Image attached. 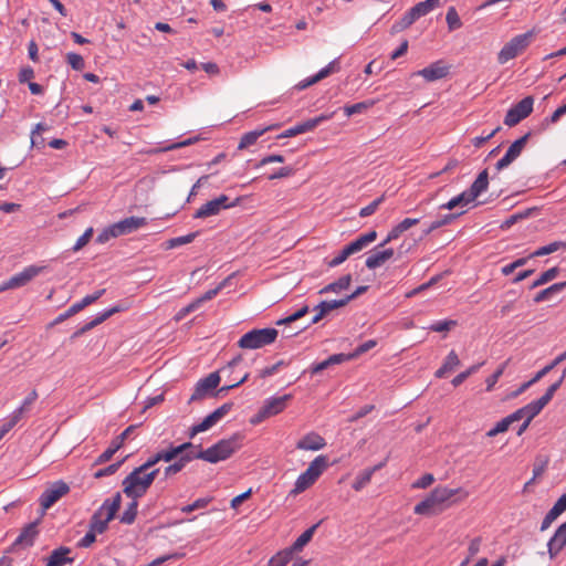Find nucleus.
Segmentation results:
<instances>
[{
	"instance_id": "nucleus-1",
	"label": "nucleus",
	"mask_w": 566,
	"mask_h": 566,
	"mask_svg": "<svg viewBox=\"0 0 566 566\" xmlns=\"http://www.w3.org/2000/svg\"><path fill=\"white\" fill-rule=\"evenodd\" d=\"M158 473L159 469L145 472L139 468H135L123 480V492L127 497H130L132 500H137L144 496L148 489L151 486Z\"/></svg>"
},
{
	"instance_id": "nucleus-2",
	"label": "nucleus",
	"mask_w": 566,
	"mask_h": 566,
	"mask_svg": "<svg viewBox=\"0 0 566 566\" xmlns=\"http://www.w3.org/2000/svg\"><path fill=\"white\" fill-rule=\"evenodd\" d=\"M241 436L233 434L228 439H222L213 446L201 450L199 457L209 463H218L229 459L234 452L241 448Z\"/></svg>"
},
{
	"instance_id": "nucleus-3",
	"label": "nucleus",
	"mask_w": 566,
	"mask_h": 566,
	"mask_svg": "<svg viewBox=\"0 0 566 566\" xmlns=\"http://www.w3.org/2000/svg\"><path fill=\"white\" fill-rule=\"evenodd\" d=\"M279 332L275 328L252 329L245 333L238 342L239 347L256 349L275 342Z\"/></svg>"
},
{
	"instance_id": "nucleus-4",
	"label": "nucleus",
	"mask_w": 566,
	"mask_h": 566,
	"mask_svg": "<svg viewBox=\"0 0 566 566\" xmlns=\"http://www.w3.org/2000/svg\"><path fill=\"white\" fill-rule=\"evenodd\" d=\"M532 38V32H526L512 38L499 52L497 62L500 64H505L510 60L520 55L531 44Z\"/></svg>"
},
{
	"instance_id": "nucleus-5",
	"label": "nucleus",
	"mask_w": 566,
	"mask_h": 566,
	"mask_svg": "<svg viewBox=\"0 0 566 566\" xmlns=\"http://www.w3.org/2000/svg\"><path fill=\"white\" fill-rule=\"evenodd\" d=\"M533 107L534 97L531 95L524 97L506 112V115L504 117V124L509 127L516 126L518 123H521L523 119H525L532 114Z\"/></svg>"
},
{
	"instance_id": "nucleus-6",
	"label": "nucleus",
	"mask_w": 566,
	"mask_h": 566,
	"mask_svg": "<svg viewBox=\"0 0 566 566\" xmlns=\"http://www.w3.org/2000/svg\"><path fill=\"white\" fill-rule=\"evenodd\" d=\"M221 377L219 371L209 374L207 377L201 378L195 386L193 392L189 398V403L202 400L207 397L214 396V389L220 384Z\"/></svg>"
},
{
	"instance_id": "nucleus-7",
	"label": "nucleus",
	"mask_w": 566,
	"mask_h": 566,
	"mask_svg": "<svg viewBox=\"0 0 566 566\" xmlns=\"http://www.w3.org/2000/svg\"><path fill=\"white\" fill-rule=\"evenodd\" d=\"M44 266L30 265L23 269V271L12 275L9 280L4 281L0 285V293L11 289H19L27 285L35 276H38Z\"/></svg>"
},
{
	"instance_id": "nucleus-8",
	"label": "nucleus",
	"mask_w": 566,
	"mask_h": 566,
	"mask_svg": "<svg viewBox=\"0 0 566 566\" xmlns=\"http://www.w3.org/2000/svg\"><path fill=\"white\" fill-rule=\"evenodd\" d=\"M70 492V486L62 480L55 481L40 496V505L42 511L45 512L62 496Z\"/></svg>"
},
{
	"instance_id": "nucleus-9",
	"label": "nucleus",
	"mask_w": 566,
	"mask_h": 566,
	"mask_svg": "<svg viewBox=\"0 0 566 566\" xmlns=\"http://www.w3.org/2000/svg\"><path fill=\"white\" fill-rule=\"evenodd\" d=\"M532 133L528 132L511 144L505 155L495 164L497 171L507 168L516 158L520 157Z\"/></svg>"
},
{
	"instance_id": "nucleus-10",
	"label": "nucleus",
	"mask_w": 566,
	"mask_h": 566,
	"mask_svg": "<svg viewBox=\"0 0 566 566\" xmlns=\"http://www.w3.org/2000/svg\"><path fill=\"white\" fill-rule=\"evenodd\" d=\"M455 495H460L457 500L459 501L465 499L468 496V492L460 488L449 489L446 486H437L430 492L428 497L437 509H441L440 506L443 503L451 501Z\"/></svg>"
},
{
	"instance_id": "nucleus-11",
	"label": "nucleus",
	"mask_w": 566,
	"mask_h": 566,
	"mask_svg": "<svg viewBox=\"0 0 566 566\" xmlns=\"http://www.w3.org/2000/svg\"><path fill=\"white\" fill-rule=\"evenodd\" d=\"M138 424H132L127 427L119 436H117L111 446L101 453L95 460V464H103L112 459V457L122 448L125 440L135 431Z\"/></svg>"
},
{
	"instance_id": "nucleus-12",
	"label": "nucleus",
	"mask_w": 566,
	"mask_h": 566,
	"mask_svg": "<svg viewBox=\"0 0 566 566\" xmlns=\"http://www.w3.org/2000/svg\"><path fill=\"white\" fill-rule=\"evenodd\" d=\"M39 534L38 522L29 523L21 531L20 535L15 538L13 544L11 545L10 551L13 552L18 547H30L34 544V541Z\"/></svg>"
},
{
	"instance_id": "nucleus-13",
	"label": "nucleus",
	"mask_w": 566,
	"mask_h": 566,
	"mask_svg": "<svg viewBox=\"0 0 566 566\" xmlns=\"http://www.w3.org/2000/svg\"><path fill=\"white\" fill-rule=\"evenodd\" d=\"M566 546V522L560 524L547 543V551L551 559L557 557Z\"/></svg>"
},
{
	"instance_id": "nucleus-14",
	"label": "nucleus",
	"mask_w": 566,
	"mask_h": 566,
	"mask_svg": "<svg viewBox=\"0 0 566 566\" xmlns=\"http://www.w3.org/2000/svg\"><path fill=\"white\" fill-rule=\"evenodd\" d=\"M338 70H339V63H338V60L336 59V60L332 61L328 65L323 67L317 74L297 83L295 85V88H297L300 91L305 90V88L310 87L311 85H314L317 82L329 76L331 74L337 72Z\"/></svg>"
},
{
	"instance_id": "nucleus-15",
	"label": "nucleus",
	"mask_w": 566,
	"mask_h": 566,
	"mask_svg": "<svg viewBox=\"0 0 566 566\" xmlns=\"http://www.w3.org/2000/svg\"><path fill=\"white\" fill-rule=\"evenodd\" d=\"M449 74V66L444 65L442 61L434 62L429 66L417 72V75L422 76L428 82H433L446 77Z\"/></svg>"
},
{
	"instance_id": "nucleus-16",
	"label": "nucleus",
	"mask_w": 566,
	"mask_h": 566,
	"mask_svg": "<svg viewBox=\"0 0 566 566\" xmlns=\"http://www.w3.org/2000/svg\"><path fill=\"white\" fill-rule=\"evenodd\" d=\"M115 504H113L109 514H106L105 517L102 515V511H96L90 520V528L98 534H103L107 530L108 523L115 517Z\"/></svg>"
},
{
	"instance_id": "nucleus-17",
	"label": "nucleus",
	"mask_w": 566,
	"mask_h": 566,
	"mask_svg": "<svg viewBox=\"0 0 566 566\" xmlns=\"http://www.w3.org/2000/svg\"><path fill=\"white\" fill-rule=\"evenodd\" d=\"M146 224L147 219L144 217H129L114 223L117 234L119 237L132 233Z\"/></svg>"
},
{
	"instance_id": "nucleus-18",
	"label": "nucleus",
	"mask_w": 566,
	"mask_h": 566,
	"mask_svg": "<svg viewBox=\"0 0 566 566\" xmlns=\"http://www.w3.org/2000/svg\"><path fill=\"white\" fill-rule=\"evenodd\" d=\"M292 398V395L286 394L281 397H272L264 401L263 413H268L269 417H273L275 415H279L286 408L287 401H290Z\"/></svg>"
},
{
	"instance_id": "nucleus-19",
	"label": "nucleus",
	"mask_w": 566,
	"mask_h": 566,
	"mask_svg": "<svg viewBox=\"0 0 566 566\" xmlns=\"http://www.w3.org/2000/svg\"><path fill=\"white\" fill-rule=\"evenodd\" d=\"M326 446V441L323 437L315 432L307 433L296 443V449L298 450H311L317 451L323 449Z\"/></svg>"
},
{
	"instance_id": "nucleus-20",
	"label": "nucleus",
	"mask_w": 566,
	"mask_h": 566,
	"mask_svg": "<svg viewBox=\"0 0 566 566\" xmlns=\"http://www.w3.org/2000/svg\"><path fill=\"white\" fill-rule=\"evenodd\" d=\"M118 312H120V307L119 306H113V307L104 311L103 313L98 314L94 319H92L91 322L86 323L83 327L77 329L72 335V338H76V337L83 335L84 333H86V332L91 331L92 328L96 327L97 325L102 324L107 318H109L112 315H114V314H116Z\"/></svg>"
},
{
	"instance_id": "nucleus-21",
	"label": "nucleus",
	"mask_w": 566,
	"mask_h": 566,
	"mask_svg": "<svg viewBox=\"0 0 566 566\" xmlns=\"http://www.w3.org/2000/svg\"><path fill=\"white\" fill-rule=\"evenodd\" d=\"M394 253V249L391 248L376 251L366 259L365 264L369 270H375L391 259Z\"/></svg>"
},
{
	"instance_id": "nucleus-22",
	"label": "nucleus",
	"mask_w": 566,
	"mask_h": 566,
	"mask_svg": "<svg viewBox=\"0 0 566 566\" xmlns=\"http://www.w3.org/2000/svg\"><path fill=\"white\" fill-rule=\"evenodd\" d=\"M70 553L71 548L66 546H60L59 548L52 551L48 557L45 566H64L67 563H72L73 558L67 556Z\"/></svg>"
},
{
	"instance_id": "nucleus-23",
	"label": "nucleus",
	"mask_w": 566,
	"mask_h": 566,
	"mask_svg": "<svg viewBox=\"0 0 566 566\" xmlns=\"http://www.w3.org/2000/svg\"><path fill=\"white\" fill-rule=\"evenodd\" d=\"M541 411L542 408L538 406V403L536 401H532L511 413V419L518 421L525 418V420L532 421Z\"/></svg>"
},
{
	"instance_id": "nucleus-24",
	"label": "nucleus",
	"mask_w": 566,
	"mask_h": 566,
	"mask_svg": "<svg viewBox=\"0 0 566 566\" xmlns=\"http://www.w3.org/2000/svg\"><path fill=\"white\" fill-rule=\"evenodd\" d=\"M488 186H489V174H488V170L484 169L483 171H481L476 179L473 181V184L471 185V187L468 189L471 198H473L474 200L483 192L488 189Z\"/></svg>"
},
{
	"instance_id": "nucleus-25",
	"label": "nucleus",
	"mask_w": 566,
	"mask_h": 566,
	"mask_svg": "<svg viewBox=\"0 0 566 566\" xmlns=\"http://www.w3.org/2000/svg\"><path fill=\"white\" fill-rule=\"evenodd\" d=\"M277 127H279V125L274 124V125L264 127L262 129H256V130L245 133L241 137L238 148L244 149V148H248L249 146H252L253 144L256 143L258 138L261 137L265 132L275 129Z\"/></svg>"
},
{
	"instance_id": "nucleus-26",
	"label": "nucleus",
	"mask_w": 566,
	"mask_h": 566,
	"mask_svg": "<svg viewBox=\"0 0 566 566\" xmlns=\"http://www.w3.org/2000/svg\"><path fill=\"white\" fill-rule=\"evenodd\" d=\"M377 239V232L375 230H371L367 233H364L359 235L356 240L350 242L348 248L354 253H357L361 251L365 247H367L369 243L374 242Z\"/></svg>"
},
{
	"instance_id": "nucleus-27",
	"label": "nucleus",
	"mask_w": 566,
	"mask_h": 566,
	"mask_svg": "<svg viewBox=\"0 0 566 566\" xmlns=\"http://www.w3.org/2000/svg\"><path fill=\"white\" fill-rule=\"evenodd\" d=\"M321 522L314 524L313 526H311L310 528H307L305 532H303L296 539L295 542L290 546V548L292 549V552L295 554V553H298L301 552L305 545H307L316 528L318 527Z\"/></svg>"
},
{
	"instance_id": "nucleus-28",
	"label": "nucleus",
	"mask_w": 566,
	"mask_h": 566,
	"mask_svg": "<svg viewBox=\"0 0 566 566\" xmlns=\"http://www.w3.org/2000/svg\"><path fill=\"white\" fill-rule=\"evenodd\" d=\"M460 365V359L454 350H451L446 357L442 366L436 371L437 378H443L448 373L452 371Z\"/></svg>"
},
{
	"instance_id": "nucleus-29",
	"label": "nucleus",
	"mask_w": 566,
	"mask_h": 566,
	"mask_svg": "<svg viewBox=\"0 0 566 566\" xmlns=\"http://www.w3.org/2000/svg\"><path fill=\"white\" fill-rule=\"evenodd\" d=\"M316 478H314L308 471H304L296 480L294 484V489L291 491L292 494H298L304 492L311 485L316 482Z\"/></svg>"
},
{
	"instance_id": "nucleus-30",
	"label": "nucleus",
	"mask_w": 566,
	"mask_h": 566,
	"mask_svg": "<svg viewBox=\"0 0 566 566\" xmlns=\"http://www.w3.org/2000/svg\"><path fill=\"white\" fill-rule=\"evenodd\" d=\"M350 282H352L350 274L343 275L337 281L332 282V283L327 284L326 286H324L319 291V294H325V293H329V292L337 293L342 290H346L350 285Z\"/></svg>"
},
{
	"instance_id": "nucleus-31",
	"label": "nucleus",
	"mask_w": 566,
	"mask_h": 566,
	"mask_svg": "<svg viewBox=\"0 0 566 566\" xmlns=\"http://www.w3.org/2000/svg\"><path fill=\"white\" fill-rule=\"evenodd\" d=\"M294 553L290 547H286L280 552H277L275 555H273L268 566H286L291 560H293Z\"/></svg>"
},
{
	"instance_id": "nucleus-32",
	"label": "nucleus",
	"mask_w": 566,
	"mask_h": 566,
	"mask_svg": "<svg viewBox=\"0 0 566 566\" xmlns=\"http://www.w3.org/2000/svg\"><path fill=\"white\" fill-rule=\"evenodd\" d=\"M220 208L216 201V199H212L205 205H202L195 213L196 219H205L208 217L217 216L220 212Z\"/></svg>"
},
{
	"instance_id": "nucleus-33",
	"label": "nucleus",
	"mask_w": 566,
	"mask_h": 566,
	"mask_svg": "<svg viewBox=\"0 0 566 566\" xmlns=\"http://www.w3.org/2000/svg\"><path fill=\"white\" fill-rule=\"evenodd\" d=\"M565 287H566V281L565 282L555 283V284H553V285H551V286L539 291L535 295L534 302L535 303L544 302V301L551 298V296L553 294L562 292Z\"/></svg>"
},
{
	"instance_id": "nucleus-34",
	"label": "nucleus",
	"mask_w": 566,
	"mask_h": 566,
	"mask_svg": "<svg viewBox=\"0 0 566 566\" xmlns=\"http://www.w3.org/2000/svg\"><path fill=\"white\" fill-rule=\"evenodd\" d=\"M327 457L321 454L310 463L306 471H308L314 478L318 479L321 474L324 472V470L327 468Z\"/></svg>"
},
{
	"instance_id": "nucleus-35",
	"label": "nucleus",
	"mask_w": 566,
	"mask_h": 566,
	"mask_svg": "<svg viewBox=\"0 0 566 566\" xmlns=\"http://www.w3.org/2000/svg\"><path fill=\"white\" fill-rule=\"evenodd\" d=\"M462 213H463V211L460 213H448V214H444V216L438 218L437 220H434L430 223V226L428 227L427 230H424V234L427 235L443 226L450 224Z\"/></svg>"
},
{
	"instance_id": "nucleus-36",
	"label": "nucleus",
	"mask_w": 566,
	"mask_h": 566,
	"mask_svg": "<svg viewBox=\"0 0 566 566\" xmlns=\"http://www.w3.org/2000/svg\"><path fill=\"white\" fill-rule=\"evenodd\" d=\"M442 509H437L428 496L419 502L413 509V513L418 515H432L440 513Z\"/></svg>"
},
{
	"instance_id": "nucleus-37",
	"label": "nucleus",
	"mask_w": 566,
	"mask_h": 566,
	"mask_svg": "<svg viewBox=\"0 0 566 566\" xmlns=\"http://www.w3.org/2000/svg\"><path fill=\"white\" fill-rule=\"evenodd\" d=\"M442 0H426L418 2L412 8L419 18L427 15L429 12L441 6Z\"/></svg>"
},
{
	"instance_id": "nucleus-38",
	"label": "nucleus",
	"mask_w": 566,
	"mask_h": 566,
	"mask_svg": "<svg viewBox=\"0 0 566 566\" xmlns=\"http://www.w3.org/2000/svg\"><path fill=\"white\" fill-rule=\"evenodd\" d=\"M137 510H138V502H137V500H133L127 505V507L125 509L123 514L120 515V517H119L120 523L127 524V525L133 524L137 516Z\"/></svg>"
},
{
	"instance_id": "nucleus-39",
	"label": "nucleus",
	"mask_w": 566,
	"mask_h": 566,
	"mask_svg": "<svg viewBox=\"0 0 566 566\" xmlns=\"http://www.w3.org/2000/svg\"><path fill=\"white\" fill-rule=\"evenodd\" d=\"M27 412L29 411L20 406L11 413L9 420L1 426L0 430L7 434Z\"/></svg>"
},
{
	"instance_id": "nucleus-40",
	"label": "nucleus",
	"mask_w": 566,
	"mask_h": 566,
	"mask_svg": "<svg viewBox=\"0 0 566 566\" xmlns=\"http://www.w3.org/2000/svg\"><path fill=\"white\" fill-rule=\"evenodd\" d=\"M565 359H566V350L564 353H562L560 355L556 356L549 364H547L545 367H543L541 370H538L535 374V380H541L548 373H551L555 367H557L559 364H562Z\"/></svg>"
},
{
	"instance_id": "nucleus-41",
	"label": "nucleus",
	"mask_w": 566,
	"mask_h": 566,
	"mask_svg": "<svg viewBox=\"0 0 566 566\" xmlns=\"http://www.w3.org/2000/svg\"><path fill=\"white\" fill-rule=\"evenodd\" d=\"M189 458H177L176 461L169 465H167L164 470L165 478H170L177 473H179L187 464Z\"/></svg>"
},
{
	"instance_id": "nucleus-42",
	"label": "nucleus",
	"mask_w": 566,
	"mask_h": 566,
	"mask_svg": "<svg viewBox=\"0 0 566 566\" xmlns=\"http://www.w3.org/2000/svg\"><path fill=\"white\" fill-rule=\"evenodd\" d=\"M558 273L559 269L557 266L548 269L547 271L543 272L539 275V277L532 283L531 289H535L551 282L558 275Z\"/></svg>"
},
{
	"instance_id": "nucleus-43",
	"label": "nucleus",
	"mask_w": 566,
	"mask_h": 566,
	"mask_svg": "<svg viewBox=\"0 0 566 566\" xmlns=\"http://www.w3.org/2000/svg\"><path fill=\"white\" fill-rule=\"evenodd\" d=\"M374 474V470H364L357 474L355 478V481L353 483V489L355 491L363 490L371 480V476Z\"/></svg>"
},
{
	"instance_id": "nucleus-44",
	"label": "nucleus",
	"mask_w": 566,
	"mask_h": 566,
	"mask_svg": "<svg viewBox=\"0 0 566 566\" xmlns=\"http://www.w3.org/2000/svg\"><path fill=\"white\" fill-rule=\"evenodd\" d=\"M374 104H375V101L359 102V103H356L353 105L345 106L344 111L347 116H352V115L360 114V113L365 112L366 109L371 107Z\"/></svg>"
},
{
	"instance_id": "nucleus-45",
	"label": "nucleus",
	"mask_w": 566,
	"mask_h": 566,
	"mask_svg": "<svg viewBox=\"0 0 566 566\" xmlns=\"http://www.w3.org/2000/svg\"><path fill=\"white\" fill-rule=\"evenodd\" d=\"M513 422L515 421L511 419V415H509L507 417L499 421L492 429H490L486 432V436L492 438L497 436L499 433L505 432Z\"/></svg>"
},
{
	"instance_id": "nucleus-46",
	"label": "nucleus",
	"mask_w": 566,
	"mask_h": 566,
	"mask_svg": "<svg viewBox=\"0 0 566 566\" xmlns=\"http://www.w3.org/2000/svg\"><path fill=\"white\" fill-rule=\"evenodd\" d=\"M331 118V115H319L314 118H310L303 123H300L302 133L314 130L319 124Z\"/></svg>"
},
{
	"instance_id": "nucleus-47",
	"label": "nucleus",
	"mask_w": 566,
	"mask_h": 566,
	"mask_svg": "<svg viewBox=\"0 0 566 566\" xmlns=\"http://www.w3.org/2000/svg\"><path fill=\"white\" fill-rule=\"evenodd\" d=\"M562 248H563V241H554L547 245L538 248L536 251H534L532 254H530V258L547 255V254L556 252L557 250H559Z\"/></svg>"
},
{
	"instance_id": "nucleus-48",
	"label": "nucleus",
	"mask_w": 566,
	"mask_h": 566,
	"mask_svg": "<svg viewBox=\"0 0 566 566\" xmlns=\"http://www.w3.org/2000/svg\"><path fill=\"white\" fill-rule=\"evenodd\" d=\"M446 20L450 31L458 30L462 27V22L454 7L448 9Z\"/></svg>"
},
{
	"instance_id": "nucleus-49",
	"label": "nucleus",
	"mask_w": 566,
	"mask_h": 566,
	"mask_svg": "<svg viewBox=\"0 0 566 566\" xmlns=\"http://www.w3.org/2000/svg\"><path fill=\"white\" fill-rule=\"evenodd\" d=\"M120 503H122V496H120V493L117 492L112 499H106L97 511H102V515L105 516L106 514H109V511H111L113 504H115L116 512H117L120 507Z\"/></svg>"
},
{
	"instance_id": "nucleus-50",
	"label": "nucleus",
	"mask_w": 566,
	"mask_h": 566,
	"mask_svg": "<svg viewBox=\"0 0 566 566\" xmlns=\"http://www.w3.org/2000/svg\"><path fill=\"white\" fill-rule=\"evenodd\" d=\"M310 311V307L307 305L302 306L300 310H297L295 313L291 314L290 316L279 319L275 324L276 325H286L291 324L293 322H296L297 319L304 317Z\"/></svg>"
},
{
	"instance_id": "nucleus-51",
	"label": "nucleus",
	"mask_w": 566,
	"mask_h": 566,
	"mask_svg": "<svg viewBox=\"0 0 566 566\" xmlns=\"http://www.w3.org/2000/svg\"><path fill=\"white\" fill-rule=\"evenodd\" d=\"M566 114V104L559 106L549 117H546L542 125H541V128L544 130L546 129L549 125L552 124H556L559 118Z\"/></svg>"
},
{
	"instance_id": "nucleus-52",
	"label": "nucleus",
	"mask_w": 566,
	"mask_h": 566,
	"mask_svg": "<svg viewBox=\"0 0 566 566\" xmlns=\"http://www.w3.org/2000/svg\"><path fill=\"white\" fill-rule=\"evenodd\" d=\"M198 235V232L188 233L182 237L172 238L167 242V247L169 249L180 247L184 244H188L195 240V238Z\"/></svg>"
},
{
	"instance_id": "nucleus-53",
	"label": "nucleus",
	"mask_w": 566,
	"mask_h": 566,
	"mask_svg": "<svg viewBox=\"0 0 566 566\" xmlns=\"http://www.w3.org/2000/svg\"><path fill=\"white\" fill-rule=\"evenodd\" d=\"M229 277L222 281L217 287L207 291L202 296L196 298L199 306H201L205 302L212 300L218 293L227 285Z\"/></svg>"
},
{
	"instance_id": "nucleus-54",
	"label": "nucleus",
	"mask_w": 566,
	"mask_h": 566,
	"mask_svg": "<svg viewBox=\"0 0 566 566\" xmlns=\"http://www.w3.org/2000/svg\"><path fill=\"white\" fill-rule=\"evenodd\" d=\"M483 365V363H480V364H475V365H472L470 368H468L467 370L460 373L459 375H457L453 379H452V385L454 387H458L459 385H461L468 377H470L472 374L476 373L479 370V368Z\"/></svg>"
},
{
	"instance_id": "nucleus-55",
	"label": "nucleus",
	"mask_w": 566,
	"mask_h": 566,
	"mask_svg": "<svg viewBox=\"0 0 566 566\" xmlns=\"http://www.w3.org/2000/svg\"><path fill=\"white\" fill-rule=\"evenodd\" d=\"M211 497L198 499L193 503L182 506L181 512L188 514L196 510L205 509L211 502Z\"/></svg>"
},
{
	"instance_id": "nucleus-56",
	"label": "nucleus",
	"mask_w": 566,
	"mask_h": 566,
	"mask_svg": "<svg viewBox=\"0 0 566 566\" xmlns=\"http://www.w3.org/2000/svg\"><path fill=\"white\" fill-rule=\"evenodd\" d=\"M547 464H548V460L547 459H536L534 465H533V478L531 479V481H528L526 483V485L531 484L532 482H534L537 478H539L546 470L547 468Z\"/></svg>"
},
{
	"instance_id": "nucleus-57",
	"label": "nucleus",
	"mask_w": 566,
	"mask_h": 566,
	"mask_svg": "<svg viewBox=\"0 0 566 566\" xmlns=\"http://www.w3.org/2000/svg\"><path fill=\"white\" fill-rule=\"evenodd\" d=\"M66 61L75 71H82L85 67V62L82 55L70 52L66 54Z\"/></svg>"
},
{
	"instance_id": "nucleus-58",
	"label": "nucleus",
	"mask_w": 566,
	"mask_h": 566,
	"mask_svg": "<svg viewBox=\"0 0 566 566\" xmlns=\"http://www.w3.org/2000/svg\"><path fill=\"white\" fill-rule=\"evenodd\" d=\"M352 254L353 252L350 251L348 245H345L344 249L338 253V255L328 261L327 264L329 268H336L340 265L343 262H345Z\"/></svg>"
},
{
	"instance_id": "nucleus-59",
	"label": "nucleus",
	"mask_w": 566,
	"mask_h": 566,
	"mask_svg": "<svg viewBox=\"0 0 566 566\" xmlns=\"http://www.w3.org/2000/svg\"><path fill=\"white\" fill-rule=\"evenodd\" d=\"M117 237H119V235L117 234L115 226L112 224V226L105 228L101 233H98V235L96 237V242L103 244V243L107 242L109 239L117 238Z\"/></svg>"
},
{
	"instance_id": "nucleus-60",
	"label": "nucleus",
	"mask_w": 566,
	"mask_h": 566,
	"mask_svg": "<svg viewBox=\"0 0 566 566\" xmlns=\"http://www.w3.org/2000/svg\"><path fill=\"white\" fill-rule=\"evenodd\" d=\"M124 460H120L116 463H112L109 464L108 467L104 468V469H101L98 471H96L94 473V478L95 479H101V478H104V476H107V475H112L114 473L117 472V470L120 468V465L123 464Z\"/></svg>"
},
{
	"instance_id": "nucleus-61",
	"label": "nucleus",
	"mask_w": 566,
	"mask_h": 566,
	"mask_svg": "<svg viewBox=\"0 0 566 566\" xmlns=\"http://www.w3.org/2000/svg\"><path fill=\"white\" fill-rule=\"evenodd\" d=\"M384 201V196L375 199L373 202H370L368 206L364 207L360 209L359 211V217L361 218H366V217H369L371 214H374L376 212V210L378 209L379 205Z\"/></svg>"
},
{
	"instance_id": "nucleus-62",
	"label": "nucleus",
	"mask_w": 566,
	"mask_h": 566,
	"mask_svg": "<svg viewBox=\"0 0 566 566\" xmlns=\"http://www.w3.org/2000/svg\"><path fill=\"white\" fill-rule=\"evenodd\" d=\"M506 364L501 365L490 377L486 378V391H491L500 377L503 375Z\"/></svg>"
},
{
	"instance_id": "nucleus-63",
	"label": "nucleus",
	"mask_w": 566,
	"mask_h": 566,
	"mask_svg": "<svg viewBox=\"0 0 566 566\" xmlns=\"http://www.w3.org/2000/svg\"><path fill=\"white\" fill-rule=\"evenodd\" d=\"M158 453L160 455V460L165 462H170L179 458L177 454V450L172 443H169L167 449L160 450L158 451Z\"/></svg>"
},
{
	"instance_id": "nucleus-64",
	"label": "nucleus",
	"mask_w": 566,
	"mask_h": 566,
	"mask_svg": "<svg viewBox=\"0 0 566 566\" xmlns=\"http://www.w3.org/2000/svg\"><path fill=\"white\" fill-rule=\"evenodd\" d=\"M93 235V228H88L76 241L72 250L74 252L80 251L82 248H84L91 240Z\"/></svg>"
}]
</instances>
